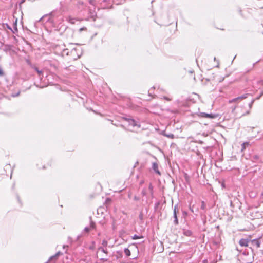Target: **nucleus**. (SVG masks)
Returning <instances> with one entry per match:
<instances>
[{
    "mask_svg": "<svg viewBox=\"0 0 263 263\" xmlns=\"http://www.w3.org/2000/svg\"><path fill=\"white\" fill-rule=\"evenodd\" d=\"M77 5L79 6V8H81L80 6H85V7L86 6V5L82 1H79V2H78Z\"/></svg>",
    "mask_w": 263,
    "mask_h": 263,
    "instance_id": "obj_17",
    "label": "nucleus"
},
{
    "mask_svg": "<svg viewBox=\"0 0 263 263\" xmlns=\"http://www.w3.org/2000/svg\"><path fill=\"white\" fill-rule=\"evenodd\" d=\"M100 260L103 261H106L107 260V258H101Z\"/></svg>",
    "mask_w": 263,
    "mask_h": 263,
    "instance_id": "obj_30",
    "label": "nucleus"
},
{
    "mask_svg": "<svg viewBox=\"0 0 263 263\" xmlns=\"http://www.w3.org/2000/svg\"><path fill=\"white\" fill-rule=\"evenodd\" d=\"M140 238V237H139V236H137V235H134V236L133 237V239H139V238Z\"/></svg>",
    "mask_w": 263,
    "mask_h": 263,
    "instance_id": "obj_26",
    "label": "nucleus"
},
{
    "mask_svg": "<svg viewBox=\"0 0 263 263\" xmlns=\"http://www.w3.org/2000/svg\"><path fill=\"white\" fill-rule=\"evenodd\" d=\"M199 116L203 118H211V119H214L218 116L217 115H215V114H207V113H205V112H200Z\"/></svg>",
    "mask_w": 263,
    "mask_h": 263,
    "instance_id": "obj_4",
    "label": "nucleus"
},
{
    "mask_svg": "<svg viewBox=\"0 0 263 263\" xmlns=\"http://www.w3.org/2000/svg\"><path fill=\"white\" fill-rule=\"evenodd\" d=\"M201 208L202 209H204V202H202V206H201Z\"/></svg>",
    "mask_w": 263,
    "mask_h": 263,
    "instance_id": "obj_32",
    "label": "nucleus"
},
{
    "mask_svg": "<svg viewBox=\"0 0 263 263\" xmlns=\"http://www.w3.org/2000/svg\"><path fill=\"white\" fill-rule=\"evenodd\" d=\"M8 28H9V29H10L11 30H12V29H11L10 27H8Z\"/></svg>",
    "mask_w": 263,
    "mask_h": 263,
    "instance_id": "obj_39",
    "label": "nucleus"
},
{
    "mask_svg": "<svg viewBox=\"0 0 263 263\" xmlns=\"http://www.w3.org/2000/svg\"><path fill=\"white\" fill-rule=\"evenodd\" d=\"M60 254V252H58V253H56V254H55V255H54V256H51V257L50 258L49 260H50L52 259L53 258H55V257H57L59 255V254Z\"/></svg>",
    "mask_w": 263,
    "mask_h": 263,
    "instance_id": "obj_21",
    "label": "nucleus"
},
{
    "mask_svg": "<svg viewBox=\"0 0 263 263\" xmlns=\"http://www.w3.org/2000/svg\"><path fill=\"white\" fill-rule=\"evenodd\" d=\"M89 3L90 5H92L93 8H95L96 1L95 0H89Z\"/></svg>",
    "mask_w": 263,
    "mask_h": 263,
    "instance_id": "obj_19",
    "label": "nucleus"
},
{
    "mask_svg": "<svg viewBox=\"0 0 263 263\" xmlns=\"http://www.w3.org/2000/svg\"><path fill=\"white\" fill-rule=\"evenodd\" d=\"M164 99L166 100L167 101H170L171 99L167 97H163Z\"/></svg>",
    "mask_w": 263,
    "mask_h": 263,
    "instance_id": "obj_29",
    "label": "nucleus"
},
{
    "mask_svg": "<svg viewBox=\"0 0 263 263\" xmlns=\"http://www.w3.org/2000/svg\"><path fill=\"white\" fill-rule=\"evenodd\" d=\"M139 219L141 220H142L143 219V214L142 212H141L139 214Z\"/></svg>",
    "mask_w": 263,
    "mask_h": 263,
    "instance_id": "obj_25",
    "label": "nucleus"
},
{
    "mask_svg": "<svg viewBox=\"0 0 263 263\" xmlns=\"http://www.w3.org/2000/svg\"><path fill=\"white\" fill-rule=\"evenodd\" d=\"M76 48H73V49H72L71 50V51H70V54H71H71H72L73 53H74V52H76Z\"/></svg>",
    "mask_w": 263,
    "mask_h": 263,
    "instance_id": "obj_27",
    "label": "nucleus"
},
{
    "mask_svg": "<svg viewBox=\"0 0 263 263\" xmlns=\"http://www.w3.org/2000/svg\"><path fill=\"white\" fill-rule=\"evenodd\" d=\"M255 215L254 216L255 218H259L260 217H262V214L258 211L255 212Z\"/></svg>",
    "mask_w": 263,
    "mask_h": 263,
    "instance_id": "obj_13",
    "label": "nucleus"
},
{
    "mask_svg": "<svg viewBox=\"0 0 263 263\" xmlns=\"http://www.w3.org/2000/svg\"><path fill=\"white\" fill-rule=\"evenodd\" d=\"M125 120L128 122L129 126L131 127V130L137 129L140 126L134 119L130 118H125Z\"/></svg>",
    "mask_w": 263,
    "mask_h": 263,
    "instance_id": "obj_1",
    "label": "nucleus"
},
{
    "mask_svg": "<svg viewBox=\"0 0 263 263\" xmlns=\"http://www.w3.org/2000/svg\"><path fill=\"white\" fill-rule=\"evenodd\" d=\"M90 223L89 227H86L84 228V231L86 233H88L92 230L96 229V223L92 221L91 217H90Z\"/></svg>",
    "mask_w": 263,
    "mask_h": 263,
    "instance_id": "obj_2",
    "label": "nucleus"
},
{
    "mask_svg": "<svg viewBox=\"0 0 263 263\" xmlns=\"http://www.w3.org/2000/svg\"><path fill=\"white\" fill-rule=\"evenodd\" d=\"M108 245V242L107 241V240L104 239L102 240V246L101 247H103L104 248H106L107 246Z\"/></svg>",
    "mask_w": 263,
    "mask_h": 263,
    "instance_id": "obj_16",
    "label": "nucleus"
},
{
    "mask_svg": "<svg viewBox=\"0 0 263 263\" xmlns=\"http://www.w3.org/2000/svg\"><path fill=\"white\" fill-rule=\"evenodd\" d=\"M142 194L143 195H146V192L144 190H143L142 192Z\"/></svg>",
    "mask_w": 263,
    "mask_h": 263,
    "instance_id": "obj_34",
    "label": "nucleus"
},
{
    "mask_svg": "<svg viewBox=\"0 0 263 263\" xmlns=\"http://www.w3.org/2000/svg\"><path fill=\"white\" fill-rule=\"evenodd\" d=\"M251 160L253 162H256L259 160V156L258 155H254L251 157Z\"/></svg>",
    "mask_w": 263,
    "mask_h": 263,
    "instance_id": "obj_15",
    "label": "nucleus"
},
{
    "mask_svg": "<svg viewBox=\"0 0 263 263\" xmlns=\"http://www.w3.org/2000/svg\"><path fill=\"white\" fill-rule=\"evenodd\" d=\"M178 212V205L176 204L174 206V212H173V217L174 218V223L175 225H177L178 224V220L177 216V213Z\"/></svg>",
    "mask_w": 263,
    "mask_h": 263,
    "instance_id": "obj_6",
    "label": "nucleus"
},
{
    "mask_svg": "<svg viewBox=\"0 0 263 263\" xmlns=\"http://www.w3.org/2000/svg\"><path fill=\"white\" fill-rule=\"evenodd\" d=\"M148 188L151 191L153 190V186L151 184H149Z\"/></svg>",
    "mask_w": 263,
    "mask_h": 263,
    "instance_id": "obj_31",
    "label": "nucleus"
},
{
    "mask_svg": "<svg viewBox=\"0 0 263 263\" xmlns=\"http://www.w3.org/2000/svg\"><path fill=\"white\" fill-rule=\"evenodd\" d=\"M34 70L38 73L39 76L42 73V71L40 70L37 67H34Z\"/></svg>",
    "mask_w": 263,
    "mask_h": 263,
    "instance_id": "obj_23",
    "label": "nucleus"
},
{
    "mask_svg": "<svg viewBox=\"0 0 263 263\" xmlns=\"http://www.w3.org/2000/svg\"><path fill=\"white\" fill-rule=\"evenodd\" d=\"M66 20L67 22L72 24H75L76 22L78 21V20L76 18L72 17L71 16H67L66 18Z\"/></svg>",
    "mask_w": 263,
    "mask_h": 263,
    "instance_id": "obj_9",
    "label": "nucleus"
},
{
    "mask_svg": "<svg viewBox=\"0 0 263 263\" xmlns=\"http://www.w3.org/2000/svg\"><path fill=\"white\" fill-rule=\"evenodd\" d=\"M88 9L90 18L93 21H95L97 16V13L95 12V8H93V9H92L91 8L89 7Z\"/></svg>",
    "mask_w": 263,
    "mask_h": 263,
    "instance_id": "obj_7",
    "label": "nucleus"
},
{
    "mask_svg": "<svg viewBox=\"0 0 263 263\" xmlns=\"http://www.w3.org/2000/svg\"><path fill=\"white\" fill-rule=\"evenodd\" d=\"M62 55H70L68 49H63V50H62Z\"/></svg>",
    "mask_w": 263,
    "mask_h": 263,
    "instance_id": "obj_14",
    "label": "nucleus"
},
{
    "mask_svg": "<svg viewBox=\"0 0 263 263\" xmlns=\"http://www.w3.org/2000/svg\"><path fill=\"white\" fill-rule=\"evenodd\" d=\"M190 210H191V211L192 212H194V211H193V210L191 208H190Z\"/></svg>",
    "mask_w": 263,
    "mask_h": 263,
    "instance_id": "obj_37",
    "label": "nucleus"
},
{
    "mask_svg": "<svg viewBox=\"0 0 263 263\" xmlns=\"http://www.w3.org/2000/svg\"><path fill=\"white\" fill-rule=\"evenodd\" d=\"M258 83L261 84V85H263V80H260L258 81Z\"/></svg>",
    "mask_w": 263,
    "mask_h": 263,
    "instance_id": "obj_33",
    "label": "nucleus"
},
{
    "mask_svg": "<svg viewBox=\"0 0 263 263\" xmlns=\"http://www.w3.org/2000/svg\"><path fill=\"white\" fill-rule=\"evenodd\" d=\"M98 250L106 254H107L108 253L106 248H104L103 247H99L98 249Z\"/></svg>",
    "mask_w": 263,
    "mask_h": 263,
    "instance_id": "obj_11",
    "label": "nucleus"
},
{
    "mask_svg": "<svg viewBox=\"0 0 263 263\" xmlns=\"http://www.w3.org/2000/svg\"><path fill=\"white\" fill-rule=\"evenodd\" d=\"M246 263H252V262H246Z\"/></svg>",
    "mask_w": 263,
    "mask_h": 263,
    "instance_id": "obj_41",
    "label": "nucleus"
},
{
    "mask_svg": "<svg viewBox=\"0 0 263 263\" xmlns=\"http://www.w3.org/2000/svg\"><path fill=\"white\" fill-rule=\"evenodd\" d=\"M249 95L248 93L244 94L241 95V96H239L238 97H237L236 98H234L232 100H229L230 103H233L235 102L236 101H241L244 99H246L247 98L248 96Z\"/></svg>",
    "mask_w": 263,
    "mask_h": 263,
    "instance_id": "obj_5",
    "label": "nucleus"
},
{
    "mask_svg": "<svg viewBox=\"0 0 263 263\" xmlns=\"http://www.w3.org/2000/svg\"><path fill=\"white\" fill-rule=\"evenodd\" d=\"M261 196H263V192L261 193Z\"/></svg>",
    "mask_w": 263,
    "mask_h": 263,
    "instance_id": "obj_40",
    "label": "nucleus"
},
{
    "mask_svg": "<svg viewBox=\"0 0 263 263\" xmlns=\"http://www.w3.org/2000/svg\"><path fill=\"white\" fill-rule=\"evenodd\" d=\"M249 113H250V111H247L246 112V114H243L242 115V116H245V115H248V114H249Z\"/></svg>",
    "mask_w": 263,
    "mask_h": 263,
    "instance_id": "obj_35",
    "label": "nucleus"
},
{
    "mask_svg": "<svg viewBox=\"0 0 263 263\" xmlns=\"http://www.w3.org/2000/svg\"><path fill=\"white\" fill-rule=\"evenodd\" d=\"M2 74H3V71L0 68V75H2Z\"/></svg>",
    "mask_w": 263,
    "mask_h": 263,
    "instance_id": "obj_36",
    "label": "nucleus"
},
{
    "mask_svg": "<svg viewBox=\"0 0 263 263\" xmlns=\"http://www.w3.org/2000/svg\"><path fill=\"white\" fill-rule=\"evenodd\" d=\"M206 262H207V260H204L203 261V262H204V263H206Z\"/></svg>",
    "mask_w": 263,
    "mask_h": 263,
    "instance_id": "obj_38",
    "label": "nucleus"
},
{
    "mask_svg": "<svg viewBox=\"0 0 263 263\" xmlns=\"http://www.w3.org/2000/svg\"><path fill=\"white\" fill-rule=\"evenodd\" d=\"M165 136L168 138H171V139H173L174 138V135L172 134H165Z\"/></svg>",
    "mask_w": 263,
    "mask_h": 263,
    "instance_id": "obj_20",
    "label": "nucleus"
},
{
    "mask_svg": "<svg viewBox=\"0 0 263 263\" xmlns=\"http://www.w3.org/2000/svg\"><path fill=\"white\" fill-rule=\"evenodd\" d=\"M249 145V142H245L243 143L241 145V151H243L246 147H248V146Z\"/></svg>",
    "mask_w": 263,
    "mask_h": 263,
    "instance_id": "obj_12",
    "label": "nucleus"
},
{
    "mask_svg": "<svg viewBox=\"0 0 263 263\" xmlns=\"http://www.w3.org/2000/svg\"><path fill=\"white\" fill-rule=\"evenodd\" d=\"M152 168H153V170L157 174H158L159 175L161 174L160 172H159V171L158 170V164L157 163H156V162L153 163Z\"/></svg>",
    "mask_w": 263,
    "mask_h": 263,
    "instance_id": "obj_10",
    "label": "nucleus"
},
{
    "mask_svg": "<svg viewBox=\"0 0 263 263\" xmlns=\"http://www.w3.org/2000/svg\"><path fill=\"white\" fill-rule=\"evenodd\" d=\"M184 234L186 236H189L191 235L192 232L190 231H186L184 232Z\"/></svg>",
    "mask_w": 263,
    "mask_h": 263,
    "instance_id": "obj_22",
    "label": "nucleus"
},
{
    "mask_svg": "<svg viewBox=\"0 0 263 263\" xmlns=\"http://www.w3.org/2000/svg\"><path fill=\"white\" fill-rule=\"evenodd\" d=\"M249 242H250V239L242 238L239 240V244L241 247H248Z\"/></svg>",
    "mask_w": 263,
    "mask_h": 263,
    "instance_id": "obj_8",
    "label": "nucleus"
},
{
    "mask_svg": "<svg viewBox=\"0 0 263 263\" xmlns=\"http://www.w3.org/2000/svg\"><path fill=\"white\" fill-rule=\"evenodd\" d=\"M134 200H135V201H138V200H139V199H139V198L138 197H137V196H135L134 197Z\"/></svg>",
    "mask_w": 263,
    "mask_h": 263,
    "instance_id": "obj_28",
    "label": "nucleus"
},
{
    "mask_svg": "<svg viewBox=\"0 0 263 263\" xmlns=\"http://www.w3.org/2000/svg\"><path fill=\"white\" fill-rule=\"evenodd\" d=\"M124 253L128 256H130V252L129 250L127 248H125Z\"/></svg>",
    "mask_w": 263,
    "mask_h": 263,
    "instance_id": "obj_18",
    "label": "nucleus"
},
{
    "mask_svg": "<svg viewBox=\"0 0 263 263\" xmlns=\"http://www.w3.org/2000/svg\"><path fill=\"white\" fill-rule=\"evenodd\" d=\"M250 243L253 247H255L256 248L260 247L261 242L260 241V238L254 239L252 240L250 239Z\"/></svg>",
    "mask_w": 263,
    "mask_h": 263,
    "instance_id": "obj_3",
    "label": "nucleus"
},
{
    "mask_svg": "<svg viewBox=\"0 0 263 263\" xmlns=\"http://www.w3.org/2000/svg\"><path fill=\"white\" fill-rule=\"evenodd\" d=\"M254 102V100H252L251 101V102L249 104V106L250 109H251L252 108V106L253 105Z\"/></svg>",
    "mask_w": 263,
    "mask_h": 263,
    "instance_id": "obj_24",
    "label": "nucleus"
}]
</instances>
